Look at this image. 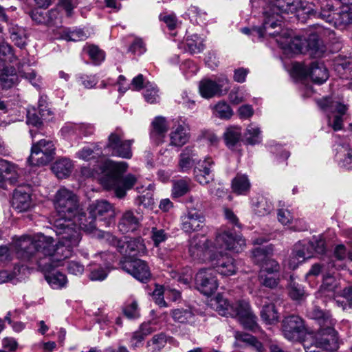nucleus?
Listing matches in <instances>:
<instances>
[{
    "mask_svg": "<svg viewBox=\"0 0 352 352\" xmlns=\"http://www.w3.org/2000/svg\"><path fill=\"white\" fill-rule=\"evenodd\" d=\"M52 237L38 236L36 239L30 238L21 240L18 244L17 254L25 261L38 265L43 272H50L61 265L68 256L60 255V247L54 248Z\"/></svg>",
    "mask_w": 352,
    "mask_h": 352,
    "instance_id": "nucleus-1",
    "label": "nucleus"
},
{
    "mask_svg": "<svg viewBox=\"0 0 352 352\" xmlns=\"http://www.w3.org/2000/svg\"><path fill=\"white\" fill-rule=\"evenodd\" d=\"M127 168V163L124 162L109 161L103 165L100 183L105 190H113L115 196L119 199L125 197L126 192L133 188L138 182V177L133 174L123 176Z\"/></svg>",
    "mask_w": 352,
    "mask_h": 352,
    "instance_id": "nucleus-2",
    "label": "nucleus"
},
{
    "mask_svg": "<svg viewBox=\"0 0 352 352\" xmlns=\"http://www.w3.org/2000/svg\"><path fill=\"white\" fill-rule=\"evenodd\" d=\"M216 310L223 316L236 318L246 329L255 331L258 327L256 316L252 311L250 304L245 300H238L230 304L229 301L218 294L215 299Z\"/></svg>",
    "mask_w": 352,
    "mask_h": 352,
    "instance_id": "nucleus-3",
    "label": "nucleus"
},
{
    "mask_svg": "<svg viewBox=\"0 0 352 352\" xmlns=\"http://www.w3.org/2000/svg\"><path fill=\"white\" fill-rule=\"evenodd\" d=\"M54 208L65 221H72L75 214L78 212L79 204L77 196L71 190L65 188L59 189L54 198Z\"/></svg>",
    "mask_w": 352,
    "mask_h": 352,
    "instance_id": "nucleus-4",
    "label": "nucleus"
},
{
    "mask_svg": "<svg viewBox=\"0 0 352 352\" xmlns=\"http://www.w3.org/2000/svg\"><path fill=\"white\" fill-rule=\"evenodd\" d=\"M54 228L56 235L58 236L56 247H65L70 249L77 247L81 240V233L78 228L71 221H65L62 219H56L54 222ZM60 251L63 252L62 250Z\"/></svg>",
    "mask_w": 352,
    "mask_h": 352,
    "instance_id": "nucleus-5",
    "label": "nucleus"
},
{
    "mask_svg": "<svg viewBox=\"0 0 352 352\" xmlns=\"http://www.w3.org/2000/svg\"><path fill=\"white\" fill-rule=\"evenodd\" d=\"M296 3V0H274L272 5L268 6L263 10L264 29L269 28L267 27L269 23H270V27H276L277 21H279L280 13H289L296 11L297 8Z\"/></svg>",
    "mask_w": 352,
    "mask_h": 352,
    "instance_id": "nucleus-6",
    "label": "nucleus"
},
{
    "mask_svg": "<svg viewBox=\"0 0 352 352\" xmlns=\"http://www.w3.org/2000/svg\"><path fill=\"white\" fill-rule=\"evenodd\" d=\"M55 155V147L52 141L41 140L33 144L28 161L31 164L43 166L50 162Z\"/></svg>",
    "mask_w": 352,
    "mask_h": 352,
    "instance_id": "nucleus-7",
    "label": "nucleus"
},
{
    "mask_svg": "<svg viewBox=\"0 0 352 352\" xmlns=\"http://www.w3.org/2000/svg\"><path fill=\"white\" fill-rule=\"evenodd\" d=\"M212 243L204 235L195 236L189 241V253L194 259L209 263V257L215 254Z\"/></svg>",
    "mask_w": 352,
    "mask_h": 352,
    "instance_id": "nucleus-8",
    "label": "nucleus"
},
{
    "mask_svg": "<svg viewBox=\"0 0 352 352\" xmlns=\"http://www.w3.org/2000/svg\"><path fill=\"white\" fill-rule=\"evenodd\" d=\"M88 210H90V212L94 215L100 227H109L114 221L116 216L114 206L104 199L92 203L89 205Z\"/></svg>",
    "mask_w": 352,
    "mask_h": 352,
    "instance_id": "nucleus-9",
    "label": "nucleus"
},
{
    "mask_svg": "<svg viewBox=\"0 0 352 352\" xmlns=\"http://www.w3.org/2000/svg\"><path fill=\"white\" fill-rule=\"evenodd\" d=\"M119 265L120 267L131 274L134 278L141 282L147 280L150 276L151 273L146 263L138 258L131 257H122Z\"/></svg>",
    "mask_w": 352,
    "mask_h": 352,
    "instance_id": "nucleus-10",
    "label": "nucleus"
},
{
    "mask_svg": "<svg viewBox=\"0 0 352 352\" xmlns=\"http://www.w3.org/2000/svg\"><path fill=\"white\" fill-rule=\"evenodd\" d=\"M305 330L304 321L298 316L291 315L282 321L283 335L289 340H299Z\"/></svg>",
    "mask_w": 352,
    "mask_h": 352,
    "instance_id": "nucleus-11",
    "label": "nucleus"
},
{
    "mask_svg": "<svg viewBox=\"0 0 352 352\" xmlns=\"http://www.w3.org/2000/svg\"><path fill=\"white\" fill-rule=\"evenodd\" d=\"M196 287L203 294L211 296L218 288V282L212 270L202 269L195 276Z\"/></svg>",
    "mask_w": 352,
    "mask_h": 352,
    "instance_id": "nucleus-12",
    "label": "nucleus"
},
{
    "mask_svg": "<svg viewBox=\"0 0 352 352\" xmlns=\"http://www.w3.org/2000/svg\"><path fill=\"white\" fill-rule=\"evenodd\" d=\"M314 337L316 344L322 346L326 352L336 351L339 347L338 333L332 325L320 327Z\"/></svg>",
    "mask_w": 352,
    "mask_h": 352,
    "instance_id": "nucleus-13",
    "label": "nucleus"
},
{
    "mask_svg": "<svg viewBox=\"0 0 352 352\" xmlns=\"http://www.w3.org/2000/svg\"><path fill=\"white\" fill-rule=\"evenodd\" d=\"M209 263L222 276H230L236 272L234 260L221 251H217L209 257Z\"/></svg>",
    "mask_w": 352,
    "mask_h": 352,
    "instance_id": "nucleus-14",
    "label": "nucleus"
},
{
    "mask_svg": "<svg viewBox=\"0 0 352 352\" xmlns=\"http://www.w3.org/2000/svg\"><path fill=\"white\" fill-rule=\"evenodd\" d=\"M334 6L331 0H315L312 6L308 8L309 16L320 19L331 23L335 13Z\"/></svg>",
    "mask_w": 352,
    "mask_h": 352,
    "instance_id": "nucleus-15",
    "label": "nucleus"
},
{
    "mask_svg": "<svg viewBox=\"0 0 352 352\" xmlns=\"http://www.w3.org/2000/svg\"><path fill=\"white\" fill-rule=\"evenodd\" d=\"M132 142L133 140H122L119 135L112 133L109 136L106 147L111 151L113 155L129 159L132 156Z\"/></svg>",
    "mask_w": 352,
    "mask_h": 352,
    "instance_id": "nucleus-16",
    "label": "nucleus"
},
{
    "mask_svg": "<svg viewBox=\"0 0 352 352\" xmlns=\"http://www.w3.org/2000/svg\"><path fill=\"white\" fill-rule=\"evenodd\" d=\"M123 257L135 258L140 252L144 251V245L140 238L123 241L116 239L114 245Z\"/></svg>",
    "mask_w": 352,
    "mask_h": 352,
    "instance_id": "nucleus-17",
    "label": "nucleus"
},
{
    "mask_svg": "<svg viewBox=\"0 0 352 352\" xmlns=\"http://www.w3.org/2000/svg\"><path fill=\"white\" fill-rule=\"evenodd\" d=\"M300 74L305 77L309 76L313 82L322 84L329 78L328 70L323 63L312 62L308 67H302Z\"/></svg>",
    "mask_w": 352,
    "mask_h": 352,
    "instance_id": "nucleus-18",
    "label": "nucleus"
},
{
    "mask_svg": "<svg viewBox=\"0 0 352 352\" xmlns=\"http://www.w3.org/2000/svg\"><path fill=\"white\" fill-rule=\"evenodd\" d=\"M313 256V252L309 245L302 243L300 241L296 243L292 249V253L287 260V265L289 269L295 270L299 263Z\"/></svg>",
    "mask_w": 352,
    "mask_h": 352,
    "instance_id": "nucleus-19",
    "label": "nucleus"
},
{
    "mask_svg": "<svg viewBox=\"0 0 352 352\" xmlns=\"http://www.w3.org/2000/svg\"><path fill=\"white\" fill-rule=\"evenodd\" d=\"M205 221V217L202 213L196 209H190L188 211L182 223V230L188 233L200 230Z\"/></svg>",
    "mask_w": 352,
    "mask_h": 352,
    "instance_id": "nucleus-20",
    "label": "nucleus"
},
{
    "mask_svg": "<svg viewBox=\"0 0 352 352\" xmlns=\"http://www.w3.org/2000/svg\"><path fill=\"white\" fill-rule=\"evenodd\" d=\"M12 206L19 212L28 211L33 206L30 193L19 186L14 190Z\"/></svg>",
    "mask_w": 352,
    "mask_h": 352,
    "instance_id": "nucleus-21",
    "label": "nucleus"
},
{
    "mask_svg": "<svg viewBox=\"0 0 352 352\" xmlns=\"http://www.w3.org/2000/svg\"><path fill=\"white\" fill-rule=\"evenodd\" d=\"M215 245V248H219L238 252V245L240 248L245 245V240L241 236H234L231 233L223 232L217 236Z\"/></svg>",
    "mask_w": 352,
    "mask_h": 352,
    "instance_id": "nucleus-22",
    "label": "nucleus"
},
{
    "mask_svg": "<svg viewBox=\"0 0 352 352\" xmlns=\"http://www.w3.org/2000/svg\"><path fill=\"white\" fill-rule=\"evenodd\" d=\"M305 53L315 58L322 57L326 51V47L316 33H311L305 38Z\"/></svg>",
    "mask_w": 352,
    "mask_h": 352,
    "instance_id": "nucleus-23",
    "label": "nucleus"
},
{
    "mask_svg": "<svg viewBox=\"0 0 352 352\" xmlns=\"http://www.w3.org/2000/svg\"><path fill=\"white\" fill-rule=\"evenodd\" d=\"M140 226V218L131 210H126L122 214L118 223L119 230L123 233L137 230Z\"/></svg>",
    "mask_w": 352,
    "mask_h": 352,
    "instance_id": "nucleus-24",
    "label": "nucleus"
},
{
    "mask_svg": "<svg viewBox=\"0 0 352 352\" xmlns=\"http://www.w3.org/2000/svg\"><path fill=\"white\" fill-rule=\"evenodd\" d=\"M0 175L3 177V185L5 182H8L12 185L19 184L16 166L8 160L0 159Z\"/></svg>",
    "mask_w": 352,
    "mask_h": 352,
    "instance_id": "nucleus-25",
    "label": "nucleus"
},
{
    "mask_svg": "<svg viewBox=\"0 0 352 352\" xmlns=\"http://www.w3.org/2000/svg\"><path fill=\"white\" fill-rule=\"evenodd\" d=\"M88 213L80 212L78 209V212L75 214V217L72 219L74 225L78 223L79 228L87 232H92L96 228L97 221L94 217V215L90 212V210H88Z\"/></svg>",
    "mask_w": 352,
    "mask_h": 352,
    "instance_id": "nucleus-26",
    "label": "nucleus"
},
{
    "mask_svg": "<svg viewBox=\"0 0 352 352\" xmlns=\"http://www.w3.org/2000/svg\"><path fill=\"white\" fill-rule=\"evenodd\" d=\"M19 77L13 67H3L0 69V86L3 89H9L17 85Z\"/></svg>",
    "mask_w": 352,
    "mask_h": 352,
    "instance_id": "nucleus-27",
    "label": "nucleus"
},
{
    "mask_svg": "<svg viewBox=\"0 0 352 352\" xmlns=\"http://www.w3.org/2000/svg\"><path fill=\"white\" fill-rule=\"evenodd\" d=\"M222 87L223 85L218 84L210 79H204L199 83L200 94L206 98L222 95Z\"/></svg>",
    "mask_w": 352,
    "mask_h": 352,
    "instance_id": "nucleus-28",
    "label": "nucleus"
},
{
    "mask_svg": "<svg viewBox=\"0 0 352 352\" xmlns=\"http://www.w3.org/2000/svg\"><path fill=\"white\" fill-rule=\"evenodd\" d=\"M72 169V162L67 158L57 160L52 166V170L59 179H63L69 177Z\"/></svg>",
    "mask_w": 352,
    "mask_h": 352,
    "instance_id": "nucleus-29",
    "label": "nucleus"
},
{
    "mask_svg": "<svg viewBox=\"0 0 352 352\" xmlns=\"http://www.w3.org/2000/svg\"><path fill=\"white\" fill-rule=\"evenodd\" d=\"M213 162L209 159L204 160L200 167L194 169V173L197 181L201 184H207L213 179L210 175V167Z\"/></svg>",
    "mask_w": 352,
    "mask_h": 352,
    "instance_id": "nucleus-30",
    "label": "nucleus"
},
{
    "mask_svg": "<svg viewBox=\"0 0 352 352\" xmlns=\"http://www.w3.org/2000/svg\"><path fill=\"white\" fill-rule=\"evenodd\" d=\"M262 320L267 324H274L278 322L280 315L274 303L265 304L261 310Z\"/></svg>",
    "mask_w": 352,
    "mask_h": 352,
    "instance_id": "nucleus-31",
    "label": "nucleus"
},
{
    "mask_svg": "<svg viewBox=\"0 0 352 352\" xmlns=\"http://www.w3.org/2000/svg\"><path fill=\"white\" fill-rule=\"evenodd\" d=\"M331 23L341 28L352 25V10L349 7H344L341 10L335 11Z\"/></svg>",
    "mask_w": 352,
    "mask_h": 352,
    "instance_id": "nucleus-32",
    "label": "nucleus"
},
{
    "mask_svg": "<svg viewBox=\"0 0 352 352\" xmlns=\"http://www.w3.org/2000/svg\"><path fill=\"white\" fill-rule=\"evenodd\" d=\"M309 316L311 318L316 320L320 327H326L332 325V320L329 312L315 306L309 311Z\"/></svg>",
    "mask_w": 352,
    "mask_h": 352,
    "instance_id": "nucleus-33",
    "label": "nucleus"
},
{
    "mask_svg": "<svg viewBox=\"0 0 352 352\" xmlns=\"http://www.w3.org/2000/svg\"><path fill=\"white\" fill-rule=\"evenodd\" d=\"M250 188V182L245 175L238 173L232 181V191L238 195L246 194Z\"/></svg>",
    "mask_w": 352,
    "mask_h": 352,
    "instance_id": "nucleus-34",
    "label": "nucleus"
},
{
    "mask_svg": "<svg viewBox=\"0 0 352 352\" xmlns=\"http://www.w3.org/2000/svg\"><path fill=\"white\" fill-rule=\"evenodd\" d=\"M153 129L151 135L155 138L156 141L160 142L168 131L166 119L163 117H157L152 122Z\"/></svg>",
    "mask_w": 352,
    "mask_h": 352,
    "instance_id": "nucleus-35",
    "label": "nucleus"
},
{
    "mask_svg": "<svg viewBox=\"0 0 352 352\" xmlns=\"http://www.w3.org/2000/svg\"><path fill=\"white\" fill-rule=\"evenodd\" d=\"M272 245L256 248L252 250V259L257 265H261L269 259V256L272 254Z\"/></svg>",
    "mask_w": 352,
    "mask_h": 352,
    "instance_id": "nucleus-36",
    "label": "nucleus"
},
{
    "mask_svg": "<svg viewBox=\"0 0 352 352\" xmlns=\"http://www.w3.org/2000/svg\"><path fill=\"white\" fill-rule=\"evenodd\" d=\"M170 314L173 319L179 323H187L194 318V314L190 307L175 309Z\"/></svg>",
    "mask_w": 352,
    "mask_h": 352,
    "instance_id": "nucleus-37",
    "label": "nucleus"
},
{
    "mask_svg": "<svg viewBox=\"0 0 352 352\" xmlns=\"http://www.w3.org/2000/svg\"><path fill=\"white\" fill-rule=\"evenodd\" d=\"M283 48H288L294 53H305V38L296 36L293 37L288 42H281Z\"/></svg>",
    "mask_w": 352,
    "mask_h": 352,
    "instance_id": "nucleus-38",
    "label": "nucleus"
},
{
    "mask_svg": "<svg viewBox=\"0 0 352 352\" xmlns=\"http://www.w3.org/2000/svg\"><path fill=\"white\" fill-rule=\"evenodd\" d=\"M289 295L294 300H301L305 298V292L303 288L295 281L293 275L289 277L288 283Z\"/></svg>",
    "mask_w": 352,
    "mask_h": 352,
    "instance_id": "nucleus-39",
    "label": "nucleus"
},
{
    "mask_svg": "<svg viewBox=\"0 0 352 352\" xmlns=\"http://www.w3.org/2000/svg\"><path fill=\"white\" fill-rule=\"evenodd\" d=\"M223 136L226 145L228 147H233L240 140L241 133L237 127H230L227 129Z\"/></svg>",
    "mask_w": 352,
    "mask_h": 352,
    "instance_id": "nucleus-40",
    "label": "nucleus"
},
{
    "mask_svg": "<svg viewBox=\"0 0 352 352\" xmlns=\"http://www.w3.org/2000/svg\"><path fill=\"white\" fill-rule=\"evenodd\" d=\"M190 180L178 179L173 182L172 194L174 197H179L190 190Z\"/></svg>",
    "mask_w": 352,
    "mask_h": 352,
    "instance_id": "nucleus-41",
    "label": "nucleus"
},
{
    "mask_svg": "<svg viewBox=\"0 0 352 352\" xmlns=\"http://www.w3.org/2000/svg\"><path fill=\"white\" fill-rule=\"evenodd\" d=\"M170 144L175 146H182L188 141V136L184 131V129L179 126L171 133Z\"/></svg>",
    "mask_w": 352,
    "mask_h": 352,
    "instance_id": "nucleus-42",
    "label": "nucleus"
},
{
    "mask_svg": "<svg viewBox=\"0 0 352 352\" xmlns=\"http://www.w3.org/2000/svg\"><path fill=\"white\" fill-rule=\"evenodd\" d=\"M258 281L259 283L264 287L274 289L278 286L280 282L279 274L260 273Z\"/></svg>",
    "mask_w": 352,
    "mask_h": 352,
    "instance_id": "nucleus-43",
    "label": "nucleus"
},
{
    "mask_svg": "<svg viewBox=\"0 0 352 352\" xmlns=\"http://www.w3.org/2000/svg\"><path fill=\"white\" fill-rule=\"evenodd\" d=\"M236 338L241 340L249 346L255 349L258 352H262L263 350V346L262 343L258 341L254 336L248 333H237Z\"/></svg>",
    "mask_w": 352,
    "mask_h": 352,
    "instance_id": "nucleus-44",
    "label": "nucleus"
},
{
    "mask_svg": "<svg viewBox=\"0 0 352 352\" xmlns=\"http://www.w3.org/2000/svg\"><path fill=\"white\" fill-rule=\"evenodd\" d=\"M308 245L313 252H315L319 254H323L326 252L325 241L322 236H314Z\"/></svg>",
    "mask_w": 352,
    "mask_h": 352,
    "instance_id": "nucleus-45",
    "label": "nucleus"
},
{
    "mask_svg": "<svg viewBox=\"0 0 352 352\" xmlns=\"http://www.w3.org/2000/svg\"><path fill=\"white\" fill-rule=\"evenodd\" d=\"M338 286V283L336 278L331 274L324 276L322 283L320 287L321 292H335Z\"/></svg>",
    "mask_w": 352,
    "mask_h": 352,
    "instance_id": "nucleus-46",
    "label": "nucleus"
},
{
    "mask_svg": "<svg viewBox=\"0 0 352 352\" xmlns=\"http://www.w3.org/2000/svg\"><path fill=\"white\" fill-rule=\"evenodd\" d=\"M261 133L260 129L252 124L248 125L245 133V141L248 144L254 145L258 143V137Z\"/></svg>",
    "mask_w": 352,
    "mask_h": 352,
    "instance_id": "nucleus-47",
    "label": "nucleus"
},
{
    "mask_svg": "<svg viewBox=\"0 0 352 352\" xmlns=\"http://www.w3.org/2000/svg\"><path fill=\"white\" fill-rule=\"evenodd\" d=\"M270 23L267 24L268 29L265 30L263 27V23L261 27L254 28L253 30L256 31V32L258 34L259 37H263L265 34H269L272 37L278 38L280 35V29L279 27H282L280 23H278L276 27H270Z\"/></svg>",
    "mask_w": 352,
    "mask_h": 352,
    "instance_id": "nucleus-48",
    "label": "nucleus"
},
{
    "mask_svg": "<svg viewBox=\"0 0 352 352\" xmlns=\"http://www.w3.org/2000/svg\"><path fill=\"white\" fill-rule=\"evenodd\" d=\"M214 111L217 116L221 118L228 119L232 115L230 107L226 102H219L215 105Z\"/></svg>",
    "mask_w": 352,
    "mask_h": 352,
    "instance_id": "nucleus-49",
    "label": "nucleus"
},
{
    "mask_svg": "<svg viewBox=\"0 0 352 352\" xmlns=\"http://www.w3.org/2000/svg\"><path fill=\"white\" fill-rule=\"evenodd\" d=\"M261 265L262 269L260 273L278 274V272L280 270V265L276 261L269 258Z\"/></svg>",
    "mask_w": 352,
    "mask_h": 352,
    "instance_id": "nucleus-50",
    "label": "nucleus"
},
{
    "mask_svg": "<svg viewBox=\"0 0 352 352\" xmlns=\"http://www.w3.org/2000/svg\"><path fill=\"white\" fill-rule=\"evenodd\" d=\"M18 72L21 77L32 80L35 78L36 74L29 64L19 63L18 65Z\"/></svg>",
    "mask_w": 352,
    "mask_h": 352,
    "instance_id": "nucleus-51",
    "label": "nucleus"
},
{
    "mask_svg": "<svg viewBox=\"0 0 352 352\" xmlns=\"http://www.w3.org/2000/svg\"><path fill=\"white\" fill-rule=\"evenodd\" d=\"M45 119L37 113L34 108L29 109L27 113V122L35 126H41L43 124L42 120Z\"/></svg>",
    "mask_w": 352,
    "mask_h": 352,
    "instance_id": "nucleus-52",
    "label": "nucleus"
},
{
    "mask_svg": "<svg viewBox=\"0 0 352 352\" xmlns=\"http://www.w3.org/2000/svg\"><path fill=\"white\" fill-rule=\"evenodd\" d=\"M0 58L5 62H12L15 58L10 45L6 43H0Z\"/></svg>",
    "mask_w": 352,
    "mask_h": 352,
    "instance_id": "nucleus-53",
    "label": "nucleus"
},
{
    "mask_svg": "<svg viewBox=\"0 0 352 352\" xmlns=\"http://www.w3.org/2000/svg\"><path fill=\"white\" fill-rule=\"evenodd\" d=\"M46 279L50 284L57 285L60 287L64 286L67 282L66 276L59 272L52 276H47Z\"/></svg>",
    "mask_w": 352,
    "mask_h": 352,
    "instance_id": "nucleus-54",
    "label": "nucleus"
},
{
    "mask_svg": "<svg viewBox=\"0 0 352 352\" xmlns=\"http://www.w3.org/2000/svg\"><path fill=\"white\" fill-rule=\"evenodd\" d=\"M85 37H86V36L84 32L81 30L69 32H64L61 36L62 38L67 41H78L82 40Z\"/></svg>",
    "mask_w": 352,
    "mask_h": 352,
    "instance_id": "nucleus-55",
    "label": "nucleus"
},
{
    "mask_svg": "<svg viewBox=\"0 0 352 352\" xmlns=\"http://www.w3.org/2000/svg\"><path fill=\"white\" fill-rule=\"evenodd\" d=\"M90 58L96 62H100L104 59V53L100 50L98 46L90 45L88 47L87 51Z\"/></svg>",
    "mask_w": 352,
    "mask_h": 352,
    "instance_id": "nucleus-56",
    "label": "nucleus"
},
{
    "mask_svg": "<svg viewBox=\"0 0 352 352\" xmlns=\"http://www.w3.org/2000/svg\"><path fill=\"white\" fill-rule=\"evenodd\" d=\"M29 15L36 23H45L46 22L47 12L35 9L30 11Z\"/></svg>",
    "mask_w": 352,
    "mask_h": 352,
    "instance_id": "nucleus-57",
    "label": "nucleus"
},
{
    "mask_svg": "<svg viewBox=\"0 0 352 352\" xmlns=\"http://www.w3.org/2000/svg\"><path fill=\"white\" fill-rule=\"evenodd\" d=\"M154 245L157 247L159 244L164 241L166 239V234L164 230L157 229L156 228H152V236H151Z\"/></svg>",
    "mask_w": 352,
    "mask_h": 352,
    "instance_id": "nucleus-58",
    "label": "nucleus"
},
{
    "mask_svg": "<svg viewBox=\"0 0 352 352\" xmlns=\"http://www.w3.org/2000/svg\"><path fill=\"white\" fill-rule=\"evenodd\" d=\"M107 276V272L101 267L93 269L89 274V278L91 280H103Z\"/></svg>",
    "mask_w": 352,
    "mask_h": 352,
    "instance_id": "nucleus-59",
    "label": "nucleus"
},
{
    "mask_svg": "<svg viewBox=\"0 0 352 352\" xmlns=\"http://www.w3.org/2000/svg\"><path fill=\"white\" fill-rule=\"evenodd\" d=\"M145 87L144 98L149 103H154L158 96L157 90L149 85L148 82L145 85Z\"/></svg>",
    "mask_w": 352,
    "mask_h": 352,
    "instance_id": "nucleus-60",
    "label": "nucleus"
},
{
    "mask_svg": "<svg viewBox=\"0 0 352 352\" xmlns=\"http://www.w3.org/2000/svg\"><path fill=\"white\" fill-rule=\"evenodd\" d=\"M346 109L347 108L344 104L331 99L327 113L338 112L339 114L344 115L345 114Z\"/></svg>",
    "mask_w": 352,
    "mask_h": 352,
    "instance_id": "nucleus-61",
    "label": "nucleus"
},
{
    "mask_svg": "<svg viewBox=\"0 0 352 352\" xmlns=\"http://www.w3.org/2000/svg\"><path fill=\"white\" fill-rule=\"evenodd\" d=\"M306 352H326L322 346L317 344L316 338L314 336L310 342L306 340L304 344Z\"/></svg>",
    "mask_w": 352,
    "mask_h": 352,
    "instance_id": "nucleus-62",
    "label": "nucleus"
},
{
    "mask_svg": "<svg viewBox=\"0 0 352 352\" xmlns=\"http://www.w3.org/2000/svg\"><path fill=\"white\" fill-rule=\"evenodd\" d=\"M280 29V35L278 38H276V41L280 43L281 45V42H288L291 38H292V30L287 28H283L282 27H279Z\"/></svg>",
    "mask_w": 352,
    "mask_h": 352,
    "instance_id": "nucleus-63",
    "label": "nucleus"
},
{
    "mask_svg": "<svg viewBox=\"0 0 352 352\" xmlns=\"http://www.w3.org/2000/svg\"><path fill=\"white\" fill-rule=\"evenodd\" d=\"M138 304L136 302H133L130 305L125 307L123 309L124 316L129 318H133L138 316Z\"/></svg>",
    "mask_w": 352,
    "mask_h": 352,
    "instance_id": "nucleus-64",
    "label": "nucleus"
}]
</instances>
